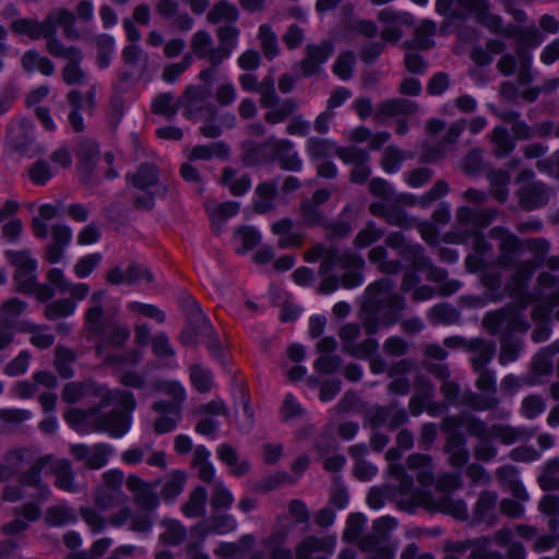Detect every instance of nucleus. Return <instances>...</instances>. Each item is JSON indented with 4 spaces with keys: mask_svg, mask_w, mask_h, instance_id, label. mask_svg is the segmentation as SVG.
Instances as JSON below:
<instances>
[{
    "mask_svg": "<svg viewBox=\"0 0 559 559\" xmlns=\"http://www.w3.org/2000/svg\"><path fill=\"white\" fill-rule=\"evenodd\" d=\"M393 288L394 282L389 277L367 286L359 318L368 335H374L380 328H390L401 321L407 305L405 297L393 293Z\"/></svg>",
    "mask_w": 559,
    "mask_h": 559,
    "instance_id": "1",
    "label": "nucleus"
},
{
    "mask_svg": "<svg viewBox=\"0 0 559 559\" xmlns=\"http://www.w3.org/2000/svg\"><path fill=\"white\" fill-rule=\"evenodd\" d=\"M3 461L0 464V481L17 475L21 486L37 488L44 498L48 497L50 490L41 480V472L51 461V454L39 456L35 448H16L7 451Z\"/></svg>",
    "mask_w": 559,
    "mask_h": 559,
    "instance_id": "2",
    "label": "nucleus"
},
{
    "mask_svg": "<svg viewBox=\"0 0 559 559\" xmlns=\"http://www.w3.org/2000/svg\"><path fill=\"white\" fill-rule=\"evenodd\" d=\"M62 28V36L68 40H79L82 38L81 33L75 26V15L72 11L60 8L51 10L43 21L35 19H19L11 23L12 32L26 35L31 39H46V51L50 44L61 41L57 37V28Z\"/></svg>",
    "mask_w": 559,
    "mask_h": 559,
    "instance_id": "3",
    "label": "nucleus"
},
{
    "mask_svg": "<svg viewBox=\"0 0 559 559\" xmlns=\"http://www.w3.org/2000/svg\"><path fill=\"white\" fill-rule=\"evenodd\" d=\"M488 235L491 239L499 240L496 265L502 270L512 271L507 288L513 293L522 292L528 282V275L524 270V240L502 226L492 227Z\"/></svg>",
    "mask_w": 559,
    "mask_h": 559,
    "instance_id": "4",
    "label": "nucleus"
},
{
    "mask_svg": "<svg viewBox=\"0 0 559 559\" xmlns=\"http://www.w3.org/2000/svg\"><path fill=\"white\" fill-rule=\"evenodd\" d=\"M94 397H99V403L88 409L70 408L63 415L66 423L75 431L80 433H88L93 431V421L90 424L91 418H95L102 409L119 403L127 407L129 411L135 408L134 395L126 390H111L108 386H93Z\"/></svg>",
    "mask_w": 559,
    "mask_h": 559,
    "instance_id": "5",
    "label": "nucleus"
},
{
    "mask_svg": "<svg viewBox=\"0 0 559 559\" xmlns=\"http://www.w3.org/2000/svg\"><path fill=\"white\" fill-rule=\"evenodd\" d=\"M126 485L132 493L133 503L138 507L129 530L135 533H148L153 526V513L159 506L157 488L160 480L145 481L136 475H129Z\"/></svg>",
    "mask_w": 559,
    "mask_h": 559,
    "instance_id": "6",
    "label": "nucleus"
},
{
    "mask_svg": "<svg viewBox=\"0 0 559 559\" xmlns=\"http://www.w3.org/2000/svg\"><path fill=\"white\" fill-rule=\"evenodd\" d=\"M436 11L451 22L474 20L495 34L502 17L491 12L489 0H437Z\"/></svg>",
    "mask_w": 559,
    "mask_h": 559,
    "instance_id": "7",
    "label": "nucleus"
},
{
    "mask_svg": "<svg viewBox=\"0 0 559 559\" xmlns=\"http://www.w3.org/2000/svg\"><path fill=\"white\" fill-rule=\"evenodd\" d=\"M396 525V520L391 516H381L374 520L372 533L360 539V549L373 554L371 559H393L396 547L390 543V532Z\"/></svg>",
    "mask_w": 559,
    "mask_h": 559,
    "instance_id": "8",
    "label": "nucleus"
},
{
    "mask_svg": "<svg viewBox=\"0 0 559 559\" xmlns=\"http://www.w3.org/2000/svg\"><path fill=\"white\" fill-rule=\"evenodd\" d=\"M477 373L475 386L481 392V394L473 392L471 390L465 391V403L467 407L476 411L484 412L496 408L500 400L497 396V381L496 373L493 370L484 368Z\"/></svg>",
    "mask_w": 559,
    "mask_h": 559,
    "instance_id": "9",
    "label": "nucleus"
},
{
    "mask_svg": "<svg viewBox=\"0 0 559 559\" xmlns=\"http://www.w3.org/2000/svg\"><path fill=\"white\" fill-rule=\"evenodd\" d=\"M334 53V45L325 39L318 44H308L305 47V56L293 66L298 72L297 78L319 76L324 72L323 66Z\"/></svg>",
    "mask_w": 559,
    "mask_h": 559,
    "instance_id": "10",
    "label": "nucleus"
},
{
    "mask_svg": "<svg viewBox=\"0 0 559 559\" xmlns=\"http://www.w3.org/2000/svg\"><path fill=\"white\" fill-rule=\"evenodd\" d=\"M483 326L490 335L498 333H526L530 323L513 308L503 307L488 311L483 318Z\"/></svg>",
    "mask_w": 559,
    "mask_h": 559,
    "instance_id": "11",
    "label": "nucleus"
},
{
    "mask_svg": "<svg viewBox=\"0 0 559 559\" xmlns=\"http://www.w3.org/2000/svg\"><path fill=\"white\" fill-rule=\"evenodd\" d=\"M48 53L55 58L67 60L61 71L62 80L68 85L83 84L86 73L81 68L83 52L75 46H67L62 41H53L48 47Z\"/></svg>",
    "mask_w": 559,
    "mask_h": 559,
    "instance_id": "12",
    "label": "nucleus"
},
{
    "mask_svg": "<svg viewBox=\"0 0 559 559\" xmlns=\"http://www.w3.org/2000/svg\"><path fill=\"white\" fill-rule=\"evenodd\" d=\"M402 449L391 448L385 453V459L392 462L389 466L390 475L399 481L396 491L403 496L408 497L409 500L427 504L428 496L420 489L415 488L413 476L408 475L406 467L403 464L394 463L402 457Z\"/></svg>",
    "mask_w": 559,
    "mask_h": 559,
    "instance_id": "13",
    "label": "nucleus"
},
{
    "mask_svg": "<svg viewBox=\"0 0 559 559\" xmlns=\"http://www.w3.org/2000/svg\"><path fill=\"white\" fill-rule=\"evenodd\" d=\"M258 93L260 94V106L267 109L263 119L271 126L286 121L298 110V103L296 99L285 98L281 100L275 88L258 91Z\"/></svg>",
    "mask_w": 559,
    "mask_h": 559,
    "instance_id": "14",
    "label": "nucleus"
},
{
    "mask_svg": "<svg viewBox=\"0 0 559 559\" xmlns=\"http://www.w3.org/2000/svg\"><path fill=\"white\" fill-rule=\"evenodd\" d=\"M7 260L15 266L13 275L16 290L29 292L34 288L36 281L37 260L32 258L29 250H7L4 252Z\"/></svg>",
    "mask_w": 559,
    "mask_h": 559,
    "instance_id": "15",
    "label": "nucleus"
},
{
    "mask_svg": "<svg viewBox=\"0 0 559 559\" xmlns=\"http://www.w3.org/2000/svg\"><path fill=\"white\" fill-rule=\"evenodd\" d=\"M361 334V328L358 323H346L338 332L344 353L355 358H369L378 352L379 343L376 338L368 337L357 343Z\"/></svg>",
    "mask_w": 559,
    "mask_h": 559,
    "instance_id": "16",
    "label": "nucleus"
},
{
    "mask_svg": "<svg viewBox=\"0 0 559 559\" xmlns=\"http://www.w3.org/2000/svg\"><path fill=\"white\" fill-rule=\"evenodd\" d=\"M119 405V403H117ZM123 408H115L106 414H97L93 419V431L107 432L112 438H120L128 432L131 426V412L120 404Z\"/></svg>",
    "mask_w": 559,
    "mask_h": 559,
    "instance_id": "17",
    "label": "nucleus"
},
{
    "mask_svg": "<svg viewBox=\"0 0 559 559\" xmlns=\"http://www.w3.org/2000/svg\"><path fill=\"white\" fill-rule=\"evenodd\" d=\"M212 90L210 86L190 85L186 88L181 98L187 118L205 114L210 117L216 115L215 105L210 102Z\"/></svg>",
    "mask_w": 559,
    "mask_h": 559,
    "instance_id": "18",
    "label": "nucleus"
},
{
    "mask_svg": "<svg viewBox=\"0 0 559 559\" xmlns=\"http://www.w3.org/2000/svg\"><path fill=\"white\" fill-rule=\"evenodd\" d=\"M495 35L514 39L518 44L516 49L523 48L526 51L538 47L544 41V35L534 24L525 27L513 24L506 25L503 20H501Z\"/></svg>",
    "mask_w": 559,
    "mask_h": 559,
    "instance_id": "19",
    "label": "nucleus"
},
{
    "mask_svg": "<svg viewBox=\"0 0 559 559\" xmlns=\"http://www.w3.org/2000/svg\"><path fill=\"white\" fill-rule=\"evenodd\" d=\"M384 245L395 250L405 262L413 263L415 269H424L427 265V261L424 259V248L418 243L407 242L401 231L389 234Z\"/></svg>",
    "mask_w": 559,
    "mask_h": 559,
    "instance_id": "20",
    "label": "nucleus"
},
{
    "mask_svg": "<svg viewBox=\"0 0 559 559\" xmlns=\"http://www.w3.org/2000/svg\"><path fill=\"white\" fill-rule=\"evenodd\" d=\"M271 152L270 163L278 162L282 169L287 171H299L302 168V160L295 151L294 143L287 139L270 138Z\"/></svg>",
    "mask_w": 559,
    "mask_h": 559,
    "instance_id": "21",
    "label": "nucleus"
},
{
    "mask_svg": "<svg viewBox=\"0 0 559 559\" xmlns=\"http://www.w3.org/2000/svg\"><path fill=\"white\" fill-rule=\"evenodd\" d=\"M516 195L522 209L534 211L549 203L551 190L547 185L540 181H533L522 186L518 190Z\"/></svg>",
    "mask_w": 559,
    "mask_h": 559,
    "instance_id": "22",
    "label": "nucleus"
},
{
    "mask_svg": "<svg viewBox=\"0 0 559 559\" xmlns=\"http://www.w3.org/2000/svg\"><path fill=\"white\" fill-rule=\"evenodd\" d=\"M51 241L44 251V258L50 264L60 262L72 240V229L66 224H55L50 228Z\"/></svg>",
    "mask_w": 559,
    "mask_h": 559,
    "instance_id": "23",
    "label": "nucleus"
},
{
    "mask_svg": "<svg viewBox=\"0 0 559 559\" xmlns=\"http://www.w3.org/2000/svg\"><path fill=\"white\" fill-rule=\"evenodd\" d=\"M158 390L170 396L171 401H158L153 404L157 413L177 414L181 412V404L186 400V391L178 381H164L158 384Z\"/></svg>",
    "mask_w": 559,
    "mask_h": 559,
    "instance_id": "24",
    "label": "nucleus"
},
{
    "mask_svg": "<svg viewBox=\"0 0 559 559\" xmlns=\"http://www.w3.org/2000/svg\"><path fill=\"white\" fill-rule=\"evenodd\" d=\"M497 503L498 493L491 490H484L473 508V521L476 523H486L492 526L497 523Z\"/></svg>",
    "mask_w": 559,
    "mask_h": 559,
    "instance_id": "25",
    "label": "nucleus"
},
{
    "mask_svg": "<svg viewBox=\"0 0 559 559\" xmlns=\"http://www.w3.org/2000/svg\"><path fill=\"white\" fill-rule=\"evenodd\" d=\"M56 476L55 486L60 490L67 492H78L79 487L74 481V473L69 460L55 459L51 455V461L44 468Z\"/></svg>",
    "mask_w": 559,
    "mask_h": 559,
    "instance_id": "26",
    "label": "nucleus"
},
{
    "mask_svg": "<svg viewBox=\"0 0 559 559\" xmlns=\"http://www.w3.org/2000/svg\"><path fill=\"white\" fill-rule=\"evenodd\" d=\"M294 221L289 217L281 218L271 225V231L278 236L277 247L280 249L300 248L305 242V234L295 231Z\"/></svg>",
    "mask_w": 559,
    "mask_h": 559,
    "instance_id": "27",
    "label": "nucleus"
},
{
    "mask_svg": "<svg viewBox=\"0 0 559 559\" xmlns=\"http://www.w3.org/2000/svg\"><path fill=\"white\" fill-rule=\"evenodd\" d=\"M497 352V346L493 341L483 337H473L467 353H471L468 361L473 371H479L487 368V365L492 360Z\"/></svg>",
    "mask_w": 559,
    "mask_h": 559,
    "instance_id": "28",
    "label": "nucleus"
},
{
    "mask_svg": "<svg viewBox=\"0 0 559 559\" xmlns=\"http://www.w3.org/2000/svg\"><path fill=\"white\" fill-rule=\"evenodd\" d=\"M524 243L525 251L532 254V258L525 259L524 263V270L530 281L536 270L544 265L550 250V242L545 238H528L524 239Z\"/></svg>",
    "mask_w": 559,
    "mask_h": 559,
    "instance_id": "29",
    "label": "nucleus"
},
{
    "mask_svg": "<svg viewBox=\"0 0 559 559\" xmlns=\"http://www.w3.org/2000/svg\"><path fill=\"white\" fill-rule=\"evenodd\" d=\"M497 217V211L491 209L474 210L460 206L456 211V221L461 226L481 228L488 226Z\"/></svg>",
    "mask_w": 559,
    "mask_h": 559,
    "instance_id": "30",
    "label": "nucleus"
},
{
    "mask_svg": "<svg viewBox=\"0 0 559 559\" xmlns=\"http://www.w3.org/2000/svg\"><path fill=\"white\" fill-rule=\"evenodd\" d=\"M240 29L234 24L217 27L216 37L219 45L216 47V60L224 62L228 59L238 45Z\"/></svg>",
    "mask_w": 559,
    "mask_h": 559,
    "instance_id": "31",
    "label": "nucleus"
},
{
    "mask_svg": "<svg viewBox=\"0 0 559 559\" xmlns=\"http://www.w3.org/2000/svg\"><path fill=\"white\" fill-rule=\"evenodd\" d=\"M444 452L453 467H463L469 460L466 438L461 432H451L445 440Z\"/></svg>",
    "mask_w": 559,
    "mask_h": 559,
    "instance_id": "32",
    "label": "nucleus"
},
{
    "mask_svg": "<svg viewBox=\"0 0 559 559\" xmlns=\"http://www.w3.org/2000/svg\"><path fill=\"white\" fill-rule=\"evenodd\" d=\"M406 466L416 472L417 480L424 487H430L435 483L432 457L428 454L413 453L406 460Z\"/></svg>",
    "mask_w": 559,
    "mask_h": 559,
    "instance_id": "33",
    "label": "nucleus"
},
{
    "mask_svg": "<svg viewBox=\"0 0 559 559\" xmlns=\"http://www.w3.org/2000/svg\"><path fill=\"white\" fill-rule=\"evenodd\" d=\"M418 110V104L406 98L388 99L379 104L376 109L374 118L382 119L388 117L409 116Z\"/></svg>",
    "mask_w": 559,
    "mask_h": 559,
    "instance_id": "34",
    "label": "nucleus"
},
{
    "mask_svg": "<svg viewBox=\"0 0 559 559\" xmlns=\"http://www.w3.org/2000/svg\"><path fill=\"white\" fill-rule=\"evenodd\" d=\"M191 52L200 60H207L209 63H223L216 60V47H213V38L207 31L195 32L190 39Z\"/></svg>",
    "mask_w": 559,
    "mask_h": 559,
    "instance_id": "35",
    "label": "nucleus"
},
{
    "mask_svg": "<svg viewBox=\"0 0 559 559\" xmlns=\"http://www.w3.org/2000/svg\"><path fill=\"white\" fill-rule=\"evenodd\" d=\"M270 138L260 144L248 141L242 144L241 159L246 166L254 167L260 164L270 163Z\"/></svg>",
    "mask_w": 559,
    "mask_h": 559,
    "instance_id": "36",
    "label": "nucleus"
},
{
    "mask_svg": "<svg viewBox=\"0 0 559 559\" xmlns=\"http://www.w3.org/2000/svg\"><path fill=\"white\" fill-rule=\"evenodd\" d=\"M237 526V521L233 515L224 514L219 516H215L211 520L209 526L204 523H198L192 527V533L198 534L203 542L206 535L211 532L217 533L219 535L227 534L233 532Z\"/></svg>",
    "mask_w": 559,
    "mask_h": 559,
    "instance_id": "37",
    "label": "nucleus"
},
{
    "mask_svg": "<svg viewBox=\"0 0 559 559\" xmlns=\"http://www.w3.org/2000/svg\"><path fill=\"white\" fill-rule=\"evenodd\" d=\"M75 154L80 169L85 173L86 177H90L99 158L97 143L88 139L82 140L78 144Z\"/></svg>",
    "mask_w": 559,
    "mask_h": 559,
    "instance_id": "38",
    "label": "nucleus"
},
{
    "mask_svg": "<svg viewBox=\"0 0 559 559\" xmlns=\"http://www.w3.org/2000/svg\"><path fill=\"white\" fill-rule=\"evenodd\" d=\"M523 350V341L514 333H502L500 335L499 364L506 366L518 360Z\"/></svg>",
    "mask_w": 559,
    "mask_h": 559,
    "instance_id": "39",
    "label": "nucleus"
},
{
    "mask_svg": "<svg viewBox=\"0 0 559 559\" xmlns=\"http://www.w3.org/2000/svg\"><path fill=\"white\" fill-rule=\"evenodd\" d=\"M388 250L384 246H376L368 252V260L377 264L378 270L388 275H395L403 270L401 260H388Z\"/></svg>",
    "mask_w": 559,
    "mask_h": 559,
    "instance_id": "40",
    "label": "nucleus"
},
{
    "mask_svg": "<svg viewBox=\"0 0 559 559\" xmlns=\"http://www.w3.org/2000/svg\"><path fill=\"white\" fill-rule=\"evenodd\" d=\"M130 336V331L127 326L118 324L116 322H108L105 325V334L102 337L100 343L96 346V350L102 353L106 346L119 348L123 346Z\"/></svg>",
    "mask_w": 559,
    "mask_h": 559,
    "instance_id": "41",
    "label": "nucleus"
},
{
    "mask_svg": "<svg viewBox=\"0 0 559 559\" xmlns=\"http://www.w3.org/2000/svg\"><path fill=\"white\" fill-rule=\"evenodd\" d=\"M229 153V146L223 141H217L205 145H195L189 155V159L209 160L215 157L225 160L228 159Z\"/></svg>",
    "mask_w": 559,
    "mask_h": 559,
    "instance_id": "42",
    "label": "nucleus"
},
{
    "mask_svg": "<svg viewBox=\"0 0 559 559\" xmlns=\"http://www.w3.org/2000/svg\"><path fill=\"white\" fill-rule=\"evenodd\" d=\"M490 436L498 439L502 444L511 445L521 440L528 439L532 433L523 427L495 424L490 427Z\"/></svg>",
    "mask_w": 559,
    "mask_h": 559,
    "instance_id": "43",
    "label": "nucleus"
},
{
    "mask_svg": "<svg viewBox=\"0 0 559 559\" xmlns=\"http://www.w3.org/2000/svg\"><path fill=\"white\" fill-rule=\"evenodd\" d=\"M122 60L130 69L131 74L142 75L148 66V56L138 45L126 46L122 50Z\"/></svg>",
    "mask_w": 559,
    "mask_h": 559,
    "instance_id": "44",
    "label": "nucleus"
},
{
    "mask_svg": "<svg viewBox=\"0 0 559 559\" xmlns=\"http://www.w3.org/2000/svg\"><path fill=\"white\" fill-rule=\"evenodd\" d=\"M217 457L227 466L231 467V474L241 477L250 472V463L248 461L238 462L236 450L229 443H222L217 450Z\"/></svg>",
    "mask_w": 559,
    "mask_h": 559,
    "instance_id": "45",
    "label": "nucleus"
},
{
    "mask_svg": "<svg viewBox=\"0 0 559 559\" xmlns=\"http://www.w3.org/2000/svg\"><path fill=\"white\" fill-rule=\"evenodd\" d=\"M490 142L493 145V155L498 158L509 156L515 148V142L507 128L497 126L490 133Z\"/></svg>",
    "mask_w": 559,
    "mask_h": 559,
    "instance_id": "46",
    "label": "nucleus"
},
{
    "mask_svg": "<svg viewBox=\"0 0 559 559\" xmlns=\"http://www.w3.org/2000/svg\"><path fill=\"white\" fill-rule=\"evenodd\" d=\"M27 302L12 297L3 301L0 308V324L9 326L14 331L17 319L27 309Z\"/></svg>",
    "mask_w": 559,
    "mask_h": 559,
    "instance_id": "47",
    "label": "nucleus"
},
{
    "mask_svg": "<svg viewBox=\"0 0 559 559\" xmlns=\"http://www.w3.org/2000/svg\"><path fill=\"white\" fill-rule=\"evenodd\" d=\"M428 320L433 325H451L460 322V311L447 302L437 304L427 312Z\"/></svg>",
    "mask_w": 559,
    "mask_h": 559,
    "instance_id": "48",
    "label": "nucleus"
},
{
    "mask_svg": "<svg viewBox=\"0 0 559 559\" xmlns=\"http://www.w3.org/2000/svg\"><path fill=\"white\" fill-rule=\"evenodd\" d=\"M21 61L24 70L27 72L38 71L47 76L55 73L53 62L49 58L41 56L36 50L25 51Z\"/></svg>",
    "mask_w": 559,
    "mask_h": 559,
    "instance_id": "49",
    "label": "nucleus"
},
{
    "mask_svg": "<svg viewBox=\"0 0 559 559\" xmlns=\"http://www.w3.org/2000/svg\"><path fill=\"white\" fill-rule=\"evenodd\" d=\"M127 180L132 182L134 188L146 190L158 182V169L153 164L142 163L135 174L127 175Z\"/></svg>",
    "mask_w": 559,
    "mask_h": 559,
    "instance_id": "50",
    "label": "nucleus"
},
{
    "mask_svg": "<svg viewBox=\"0 0 559 559\" xmlns=\"http://www.w3.org/2000/svg\"><path fill=\"white\" fill-rule=\"evenodd\" d=\"M206 19L211 24L222 22L235 24L239 19V11L235 4L226 0H221L209 11Z\"/></svg>",
    "mask_w": 559,
    "mask_h": 559,
    "instance_id": "51",
    "label": "nucleus"
},
{
    "mask_svg": "<svg viewBox=\"0 0 559 559\" xmlns=\"http://www.w3.org/2000/svg\"><path fill=\"white\" fill-rule=\"evenodd\" d=\"M207 491L204 487H197L189 496L187 502L181 507L187 518H200L205 515Z\"/></svg>",
    "mask_w": 559,
    "mask_h": 559,
    "instance_id": "52",
    "label": "nucleus"
},
{
    "mask_svg": "<svg viewBox=\"0 0 559 559\" xmlns=\"http://www.w3.org/2000/svg\"><path fill=\"white\" fill-rule=\"evenodd\" d=\"M76 522L73 508L66 504L51 506L46 510L45 523L48 526H66Z\"/></svg>",
    "mask_w": 559,
    "mask_h": 559,
    "instance_id": "53",
    "label": "nucleus"
},
{
    "mask_svg": "<svg viewBox=\"0 0 559 559\" xmlns=\"http://www.w3.org/2000/svg\"><path fill=\"white\" fill-rule=\"evenodd\" d=\"M93 386H104L103 384L88 382H69L64 385L61 397L69 404H76L82 402L84 397L94 396Z\"/></svg>",
    "mask_w": 559,
    "mask_h": 559,
    "instance_id": "54",
    "label": "nucleus"
},
{
    "mask_svg": "<svg viewBox=\"0 0 559 559\" xmlns=\"http://www.w3.org/2000/svg\"><path fill=\"white\" fill-rule=\"evenodd\" d=\"M67 100L71 106L68 120L74 132H83L85 129L81 111L83 107V94L80 91L72 90L67 94Z\"/></svg>",
    "mask_w": 559,
    "mask_h": 559,
    "instance_id": "55",
    "label": "nucleus"
},
{
    "mask_svg": "<svg viewBox=\"0 0 559 559\" xmlns=\"http://www.w3.org/2000/svg\"><path fill=\"white\" fill-rule=\"evenodd\" d=\"M487 179L492 197L501 203L506 202L509 197L510 174L503 169H496L488 173Z\"/></svg>",
    "mask_w": 559,
    "mask_h": 559,
    "instance_id": "56",
    "label": "nucleus"
},
{
    "mask_svg": "<svg viewBox=\"0 0 559 559\" xmlns=\"http://www.w3.org/2000/svg\"><path fill=\"white\" fill-rule=\"evenodd\" d=\"M210 451L204 445L194 449L192 465L198 468L199 478L204 483H211L215 476V468L209 462Z\"/></svg>",
    "mask_w": 559,
    "mask_h": 559,
    "instance_id": "57",
    "label": "nucleus"
},
{
    "mask_svg": "<svg viewBox=\"0 0 559 559\" xmlns=\"http://www.w3.org/2000/svg\"><path fill=\"white\" fill-rule=\"evenodd\" d=\"M160 525L164 528V532L160 534L159 539L164 544L178 546L185 540L187 531L178 520L165 519L162 521Z\"/></svg>",
    "mask_w": 559,
    "mask_h": 559,
    "instance_id": "58",
    "label": "nucleus"
},
{
    "mask_svg": "<svg viewBox=\"0 0 559 559\" xmlns=\"http://www.w3.org/2000/svg\"><path fill=\"white\" fill-rule=\"evenodd\" d=\"M94 41L97 49L96 64L102 70L107 69L114 57L115 39L108 34H99Z\"/></svg>",
    "mask_w": 559,
    "mask_h": 559,
    "instance_id": "59",
    "label": "nucleus"
},
{
    "mask_svg": "<svg viewBox=\"0 0 559 559\" xmlns=\"http://www.w3.org/2000/svg\"><path fill=\"white\" fill-rule=\"evenodd\" d=\"M384 236V229L378 227L373 221L367 222L356 237L354 238L353 245L357 249H366L371 245L378 242Z\"/></svg>",
    "mask_w": 559,
    "mask_h": 559,
    "instance_id": "60",
    "label": "nucleus"
},
{
    "mask_svg": "<svg viewBox=\"0 0 559 559\" xmlns=\"http://www.w3.org/2000/svg\"><path fill=\"white\" fill-rule=\"evenodd\" d=\"M435 510L450 514L457 520L468 518L467 506L462 499H454L449 495H443L436 502Z\"/></svg>",
    "mask_w": 559,
    "mask_h": 559,
    "instance_id": "61",
    "label": "nucleus"
},
{
    "mask_svg": "<svg viewBox=\"0 0 559 559\" xmlns=\"http://www.w3.org/2000/svg\"><path fill=\"white\" fill-rule=\"evenodd\" d=\"M186 479V475L181 471L171 473L160 489V498L165 502H173L182 492Z\"/></svg>",
    "mask_w": 559,
    "mask_h": 559,
    "instance_id": "62",
    "label": "nucleus"
},
{
    "mask_svg": "<svg viewBox=\"0 0 559 559\" xmlns=\"http://www.w3.org/2000/svg\"><path fill=\"white\" fill-rule=\"evenodd\" d=\"M336 144L334 141L321 138H309L307 140L306 150L311 159H322L331 154H336Z\"/></svg>",
    "mask_w": 559,
    "mask_h": 559,
    "instance_id": "63",
    "label": "nucleus"
},
{
    "mask_svg": "<svg viewBox=\"0 0 559 559\" xmlns=\"http://www.w3.org/2000/svg\"><path fill=\"white\" fill-rule=\"evenodd\" d=\"M126 500L123 491H116L105 487H99L94 495V503L102 511H107Z\"/></svg>",
    "mask_w": 559,
    "mask_h": 559,
    "instance_id": "64",
    "label": "nucleus"
}]
</instances>
